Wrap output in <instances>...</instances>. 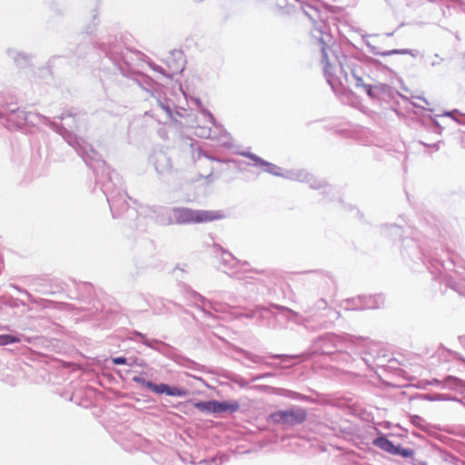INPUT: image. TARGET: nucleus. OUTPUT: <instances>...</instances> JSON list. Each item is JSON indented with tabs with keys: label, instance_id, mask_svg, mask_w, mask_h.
<instances>
[{
	"label": "nucleus",
	"instance_id": "nucleus-1",
	"mask_svg": "<svg viewBox=\"0 0 465 465\" xmlns=\"http://www.w3.org/2000/svg\"><path fill=\"white\" fill-rule=\"evenodd\" d=\"M102 48L106 55L119 66L124 74L126 71L132 72L134 75V82L155 100L158 109L164 114V119L159 118L158 122L165 123L168 120H175L174 104L171 99L166 98L163 84L148 75L140 74L138 70L143 68V63H146L153 70L160 73L166 79H171L184 69V59L181 51L174 50L170 53L166 59L168 70H165L160 65L145 61L146 56L143 53L124 48L116 42L108 43L107 45L104 44Z\"/></svg>",
	"mask_w": 465,
	"mask_h": 465
},
{
	"label": "nucleus",
	"instance_id": "nucleus-2",
	"mask_svg": "<svg viewBox=\"0 0 465 465\" xmlns=\"http://www.w3.org/2000/svg\"><path fill=\"white\" fill-rule=\"evenodd\" d=\"M45 124L48 125L55 133L59 134L64 141L72 146L84 163L92 169L96 175V183L100 184L101 190L106 196L114 218L120 217L124 213L129 204L127 194L123 189V180L121 176L106 164L100 158L97 152L94 150L91 144L86 143L82 137L72 134L65 127L42 116Z\"/></svg>",
	"mask_w": 465,
	"mask_h": 465
},
{
	"label": "nucleus",
	"instance_id": "nucleus-3",
	"mask_svg": "<svg viewBox=\"0 0 465 465\" xmlns=\"http://www.w3.org/2000/svg\"><path fill=\"white\" fill-rule=\"evenodd\" d=\"M303 14L312 22L311 31L312 36L320 45L322 52V64H323V74L328 84L334 90L341 84V75L347 83H352V79L364 74L362 65L360 62L342 56L341 59L335 55V62L332 64L328 55L329 45L332 43V35L329 32V27L324 22L321 11L318 7L305 4L302 5Z\"/></svg>",
	"mask_w": 465,
	"mask_h": 465
},
{
	"label": "nucleus",
	"instance_id": "nucleus-4",
	"mask_svg": "<svg viewBox=\"0 0 465 465\" xmlns=\"http://www.w3.org/2000/svg\"><path fill=\"white\" fill-rule=\"evenodd\" d=\"M401 256L406 264L413 270L425 265L434 279H442L451 288L450 272L461 274L465 271V261L457 252L441 249V252H433L425 254L415 240L405 238L402 241Z\"/></svg>",
	"mask_w": 465,
	"mask_h": 465
},
{
	"label": "nucleus",
	"instance_id": "nucleus-5",
	"mask_svg": "<svg viewBox=\"0 0 465 465\" xmlns=\"http://www.w3.org/2000/svg\"><path fill=\"white\" fill-rule=\"evenodd\" d=\"M370 343L371 341L367 338L361 336H338L333 333H327L312 341L308 354H331L335 351H342L344 349L350 348L351 345H359L366 349Z\"/></svg>",
	"mask_w": 465,
	"mask_h": 465
},
{
	"label": "nucleus",
	"instance_id": "nucleus-6",
	"mask_svg": "<svg viewBox=\"0 0 465 465\" xmlns=\"http://www.w3.org/2000/svg\"><path fill=\"white\" fill-rule=\"evenodd\" d=\"M224 217L220 211L194 210L188 207L173 208V224L203 223Z\"/></svg>",
	"mask_w": 465,
	"mask_h": 465
},
{
	"label": "nucleus",
	"instance_id": "nucleus-7",
	"mask_svg": "<svg viewBox=\"0 0 465 465\" xmlns=\"http://www.w3.org/2000/svg\"><path fill=\"white\" fill-rule=\"evenodd\" d=\"M31 114L19 109L13 102H8L4 94H0V121L6 128H20L31 121Z\"/></svg>",
	"mask_w": 465,
	"mask_h": 465
},
{
	"label": "nucleus",
	"instance_id": "nucleus-8",
	"mask_svg": "<svg viewBox=\"0 0 465 465\" xmlns=\"http://www.w3.org/2000/svg\"><path fill=\"white\" fill-rule=\"evenodd\" d=\"M307 419V411L297 405L286 410H280L269 415L268 420L283 427H293L302 424Z\"/></svg>",
	"mask_w": 465,
	"mask_h": 465
},
{
	"label": "nucleus",
	"instance_id": "nucleus-9",
	"mask_svg": "<svg viewBox=\"0 0 465 465\" xmlns=\"http://www.w3.org/2000/svg\"><path fill=\"white\" fill-rule=\"evenodd\" d=\"M201 115L213 128L211 126H198L195 134L201 138L215 140L223 144L227 143L228 134L222 127L216 125L213 115L204 108L201 109Z\"/></svg>",
	"mask_w": 465,
	"mask_h": 465
},
{
	"label": "nucleus",
	"instance_id": "nucleus-10",
	"mask_svg": "<svg viewBox=\"0 0 465 465\" xmlns=\"http://www.w3.org/2000/svg\"><path fill=\"white\" fill-rule=\"evenodd\" d=\"M244 316L248 318H266L272 316L277 319L282 318L285 319L286 321H292L294 322H299L302 318L298 312L287 307L280 305H272L269 308L257 307L255 310H252L250 313L244 314Z\"/></svg>",
	"mask_w": 465,
	"mask_h": 465
},
{
	"label": "nucleus",
	"instance_id": "nucleus-11",
	"mask_svg": "<svg viewBox=\"0 0 465 465\" xmlns=\"http://www.w3.org/2000/svg\"><path fill=\"white\" fill-rule=\"evenodd\" d=\"M149 163L162 180H167L176 172L171 157L162 149H154L152 152Z\"/></svg>",
	"mask_w": 465,
	"mask_h": 465
},
{
	"label": "nucleus",
	"instance_id": "nucleus-12",
	"mask_svg": "<svg viewBox=\"0 0 465 465\" xmlns=\"http://www.w3.org/2000/svg\"><path fill=\"white\" fill-rule=\"evenodd\" d=\"M138 213L139 215L153 220L155 223L162 226H169L173 224V208L156 205L141 206Z\"/></svg>",
	"mask_w": 465,
	"mask_h": 465
},
{
	"label": "nucleus",
	"instance_id": "nucleus-13",
	"mask_svg": "<svg viewBox=\"0 0 465 465\" xmlns=\"http://www.w3.org/2000/svg\"><path fill=\"white\" fill-rule=\"evenodd\" d=\"M185 295L206 315H212L210 310H213L215 312H224L228 309V304H223L213 299L208 300L197 292L190 289L185 291Z\"/></svg>",
	"mask_w": 465,
	"mask_h": 465
},
{
	"label": "nucleus",
	"instance_id": "nucleus-14",
	"mask_svg": "<svg viewBox=\"0 0 465 465\" xmlns=\"http://www.w3.org/2000/svg\"><path fill=\"white\" fill-rule=\"evenodd\" d=\"M384 304V298L381 294L371 296H358L346 300L343 308L346 310H373L379 309Z\"/></svg>",
	"mask_w": 465,
	"mask_h": 465
},
{
	"label": "nucleus",
	"instance_id": "nucleus-15",
	"mask_svg": "<svg viewBox=\"0 0 465 465\" xmlns=\"http://www.w3.org/2000/svg\"><path fill=\"white\" fill-rule=\"evenodd\" d=\"M292 181H298L307 183L313 189H320L322 187V183L318 181L312 174L309 173L302 169L287 170L282 173V176Z\"/></svg>",
	"mask_w": 465,
	"mask_h": 465
},
{
	"label": "nucleus",
	"instance_id": "nucleus-16",
	"mask_svg": "<svg viewBox=\"0 0 465 465\" xmlns=\"http://www.w3.org/2000/svg\"><path fill=\"white\" fill-rule=\"evenodd\" d=\"M240 154L252 160L253 166L261 168L263 172L271 173L274 176H282V172L279 166L263 160L262 158L259 157L258 155H256L252 153H250V152H242Z\"/></svg>",
	"mask_w": 465,
	"mask_h": 465
},
{
	"label": "nucleus",
	"instance_id": "nucleus-17",
	"mask_svg": "<svg viewBox=\"0 0 465 465\" xmlns=\"http://www.w3.org/2000/svg\"><path fill=\"white\" fill-rule=\"evenodd\" d=\"M433 384L441 385L443 389L450 390H464L465 391V381L460 380L454 376H448L442 381L434 380Z\"/></svg>",
	"mask_w": 465,
	"mask_h": 465
},
{
	"label": "nucleus",
	"instance_id": "nucleus-18",
	"mask_svg": "<svg viewBox=\"0 0 465 465\" xmlns=\"http://www.w3.org/2000/svg\"><path fill=\"white\" fill-rule=\"evenodd\" d=\"M239 264V261H237L232 253L228 252H223L222 253V260H221V265L223 266V270L228 273V274H232V275H235L237 276L238 278H240V276H238V272L235 271H232V269H234L237 265Z\"/></svg>",
	"mask_w": 465,
	"mask_h": 465
},
{
	"label": "nucleus",
	"instance_id": "nucleus-19",
	"mask_svg": "<svg viewBox=\"0 0 465 465\" xmlns=\"http://www.w3.org/2000/svg\"><path fill=\"white\" fill-rule=\"evenodd\" d=\"M61 121L65 120L66 118H73L74 123V126H72L69 124H66L69 127L74 128L75 131L80 132L84 125L85 123V114L73 113L72 111L63 113L59 117Z\"/></svg>",
	"mask_w": 465,
	"mask_h": 465
},
{
	"label": "nucleus",
	"instance_id": "nucleus-20",
	"mask_svg": "<svg viewBox=\"0 0 465 465\" xmlns=\"http://www.w3.org/2000/svg\"><path fill=\"white\" fill-rule=\"evenodd\" d=\"M391 455L401 456L402 458H410L412 460L413 465H428L424 460L414 459V450L412 449H404L400 444L394 445Z\"/></svg>",
	"mask_w": 465,
	"mask_h": 465
},
{
	"label": "nucleus",
	"instance_id": "nucleus-21",
	"mask_svg": "<svg viewBox=\"0 0 465 465\" xmlns=\"http://www.w3.org/2000/svg\"><path fill=\"white\" fill-rule=\"evenodd\" d=\"M369 46L371 47V54H376V55L389 56V55H392V54H410V55L415 57L417 54V51L413 50V49H392V50H388V51H384V52H380L377 50V48L375 46H371V45H369Z\"/></svg>",
	"mask_w": 465,
	"mask_h": 465
},
{
	"label": "nucleus",
	"instance_id": "nucleus-22",
	"mask_svg": "<svg viewBox=\"0 0 465 465\" xmlns=\"http://www.w3.org/2000/svg\"><path fill=\"white\" fill-rule=\"evenodd\" d=\"M328 307V302L325 299L321 298L317 300L315 302L311 304V302L308 301L303 304L304 312L306 313H317L318 312L322 310H325Z\"/></svg>",
	"mask_w": 465,
	"mask_h": 465
},
{
	"label": "nucleus",
	"instance_id": "nucleus-23",
	"mask_svg": "<svg viewBox=\"0 0 465 465\" xmlns=\"http://www.w3.org/2000/svg\"><path fill=\"white\" fill-rule=\"evenodd\" d=\"M372 444L382 450L383 451H386L388 453H391L394 444L392 441H391L389 439H387L384 435H381L373 440Z\"/></svg>",
	"mask_w": 465,
	"mask_h": 465
},
{
	"label": "nucleus",
	"instance_id": "nucleus-24",
	"mask_svg": "<svg viewBox=\"0 0 465 465\" xmlns=\"http://www.w3.org/2000/svg\"><path fill=\"white\" fill-rule=\"evenodd\" d=\"M130 339L134 341L142 342L150 348H154V344L158 343L157 340L148 339L143 333L136 331L131 333Z\"/></svg>",
	"mask_w": 465,
	"mask_h": 465
},
{
	"label": "nucleus",
	"instance_id": "nucleus-25",
	"mask_svg": "<svg viewBox=\"0 0 465 465\" xmlns=\"http://www.w3.org/2000/svg\"><path fill=\"white\" fill-rule=\"evenodd\" d=\"M220 413L229 412L234 413L239 411L240 404L236 401H219Z\"/></svg>",
	"mask_w": 465,
	"mask_h": 465
},
{
	"label": "nucleus",
	"instance_id": "nucleus-26",
	"mask_svg": "<svg viewBox=\"0 0 465 465\" xmlns=\"http://www.w3.org/2000/svg\"><path fill=\"white\" fill-rule=\"evenodd\" d=\"M9 55L15 60V64L20 67L25 66L29 62V57L20 52L9 51Z\"/></svg>",
	"mask_w": 465,
	"mask_h": 465
},
{
	"label": "nucleus",
	"instance_id": "nucleus-27",
	"mask_svg": "<svg viewBox=\"0 0 465 465\" xmlns=\"http://www.w3.org/2000/svg\"><path fill=\"white\" fill-rule=\"evenodd\" d=\"M242 354H243L245 359L249 360L250 361H252L253 363L264 364L266 366H272L273 365L271 362L265 361L263 357H262L260 355H257V354H254L252 352L244 351H242Z\"/></svg>",
	"mask_w": 465,
	"mask_h": 465
},
{
	"label": "nucleus",
	"instance_id": "nucleus-28",
	"mask_svg": "<svg viewBox=\"0 0 465 465\" xmlns=\"http://www.w3.org/2000/svg\"><path fill=\"white\" fill-rule=\"evenodd\" d=\"M191 149H192V155L193 159L196 161H200L203 157L206 158L208 160H213V158H210L205 153L202 151L200 146L197 143L192 142L191 143Z\"/></svg>",
	"mask_w": 465,
	"mask_h": 465
},
{
	"label": "nucleus",
	"instance_id": "nucleus-29",
	"mask_svg": "<svg viewBox=\"0 0 465 465\" xmlns=\"http://www.w3.org/2000/svg\"><path fill=\"white\" fill-rule=\"evenodd\" d=\"M23 335L0 334V346L21 342Z\"/></svg>",
	"mask_w": 465,
	"mask_h": 465
},
{
	"label": "nucleus",
	"instance_id": "nucleus-30",
	"mask_svg": "<svg viewBox=\"0 0 465 465\" xmlns=\"http://www.w3.org/2000/svg\"><path fill=\"white\" fill-rule=\"evenodd\" d=\"M188 393L189 392L187 390L177 386H169L167 391V395L174 397H185L188 395Z\"/></svg>",
	"mask_w": 465,
	"mask_h": 465
},
{
	"label": "nucleus",
	"instance_id": "nucleus-31",
	"mask_svg": "<svg viewBox=\"0 0 465 465\" xmlns=\"http://www.w3.org/2000/svg\"><path fill=\"white\" fill-rule=\"evenodd\" d=\"M168 387H169V385L165 384V383L155 384V383L152 382L149 390L157 394H163V393L167 394Z\"/></svg>",
	"mask_w": 465,
	"mask_h": 465
},
{
	"label": "nucleus",
	"instance_id": "nucleus-32",
	"mask_svg": "<svg viewBox=\"0 0 465 465\" xmlns=\"http://www.w3.org/2000/svg\"><path fill=\"white\" fill-rule=\"evenodd\" d=\"M281 395L282 396H285V397H288V398H291L292 400H299V401H304L307 399L306 396H303L298 392H295V391H289V390H281Z\"/></svg>",
	"mask_w": 465,
	"mask_h": 465
},
{
	"label": "nucleus",
	"instance_id": "nucleus-33",
	"mask_svg": "<svg viewBox=\"0 0 465 465\" xmlns=\"http://www.w3.org/2000/svg\"><path fill=\"white\" fill-rule=\"evenodd\" d=\"M411 421L414 426L420 428L424 431L427 430L428 424L421 417L418 415H412L411 417Z\"/></svg>",
	"mask_w": 465,
	"mask_h": 465
},
{
	"label": "nucleus",
	"instance_id": "nucleus-34",
	"mask_svg": "<svg viewBox=\"0 0 465 465\" xmlns=\"http://www.w3.org/2000/svg\"><path fill=\"white\" fill-rule=\"evenodd\" d=\"M194 407L202 412L211 413V401L195 402Z\"/></svg>",
	"mask_w": 465,
	"mask_h": 465
},
{
	"label": "nucleus",
	"instance_id": "nucleus-35",
	"mask_svg": "<svg viewBox=\"0 0 465 465\" xmlns=\"http://www.w3.org/2000/svg\"><path fill=\"white\" fill-rule=\"evenodd\" d=\"M401 228L397 225H391L390 227L386 226L384 230V233L386 235H401Z\"/></svg>",
	"mask_w": 465,
	"mask_h": 465
},
{
	"label": "nucleus",
	"instance_id": "nucleus-36",
	"mask_svg": "<svg viewBox=\"0 0 465 465\" xmlns=\"http://www.w3.org/2000/svg\"><path fill=\"white\" fill-rule=\"evenodd\" d=\"M132 381L137 384H140L143 387L150 389V385L152 384L151 381H146L145 379L142 378L141 376H134L132 378Z\"/></svg>",
	"mask_w": 465,
	"mask_h": 465
},
{
	"label": "nucleus",
	"instance_id": "nucleus-37",
	"mask_svg": "<svg viewBox=\"0 0 465 465\" xmlns=\"http://www.w3.org/2000/svg\"><path fill=\"white\" fill-rule=\"evenodd\" d=\"M112 361L115 365L127 364L129 366H132V364L127 361V359L123 356L114 357V358H112Z\"/></svg>",
	"mask_w": 465,
	"mask_h": 465
},
{
	"label": "nucleus",
	"instance_id": "nucleus-38",
	"mask_svg": "<svg viewBox=\"0 0 465 465\" xmlns=\"http://www.w3.org/2000/svg\"><path fill=\"white\" fill-rule=\"evenodd\" d=\"M352 82H354V84L357 88H363L367 85V84L364 82V74L352 79Z\"/></svg>",
	"mask_w": 465,
	"mask_h": 465
},
{
	"label": "nucleus",
	"instance_id": "nucleus-39",
	"mask_svg": "<svg viewBox=\"0 0 465 465\" xmlns=\"http://www.w3.org/2000/svg\"><path fill=\"white\" fill-rule=\"evenodd\" d=\"M378 86H372L371 84H367L366 86H364L362 89L366 92V94L373 98L376 96V94L374 93V89H377Z\"/></svg>",
	"mask_w": 465,
	"mask_h": 465
},
{
	"label": "nucleus",
	"instance_id": "nucleus-40",
	"mask_svg": "<svg viewBox=\"0 0 465 465\" xmlns=\"http://www.w3.org/2000/svg\"><path fill=\"white\" fill-rule=\"evenodd\" d=\"M219 401L215 400L211 401V413L219 414L220 413V408H219Z\"/></svg>",
	"mask_w": 465,
	"mask_h": 465
},
{
	"label": "nucleus",
	"instance_id": "nucleus-41",
	"mask_svg": "<svg viewBox=\"0 0 465 465\" xmlns=\"http://www.w3.org/2000/svg\"><path fill=\"white\" fill-rule=\"evenodd\" d=\"M268 357L272 358V359H282V360L292 358V356H289V355H285V354H270Z\"/></svg>",
	"mask_w": 465,
	"mask_h": 465
},
{
	"label": "nucleus",
	"instance_id": "nucleus-42",
	"mask_svg": "<svg viewBox=\"0 0 465 465\" xmlns=\"http://www.w3.org/2000/svg\"><path fill=\"white\" fill-rule=\"evenodd\" d=\"M434 57L436 59H435V61L431 62V66L432 67H435V66L440 64V63L444 60L443 58L440 57V55L438 54H435Z\"/></svg>",
	"mask_w": 465,
	"mask_h": 465
},
{
	"label": "nucleus",
	"instance_id": "nucleus-43",
	"mask_svg": "<svg viewBox=\"0 0 465 465\" xmlns=\"http://www.w3.org/2000/svg\"><path fill=\"white\" fill-rule=\"evenodd\" d=\"M12 288L16 290L18 292L25 294L28 298H31V294L26 290H25L17 285H12Z\"/></svg>",
	"mask_w": 465,
	"mask_h": 465
},
{
	"label": "nucleus",
	"instance_id": "nucleus-44",
	"mask_svg": "<svg viewBox=\"0 0 465 465\" xmlns=\"http://www.w3.org/2000/svg\"><path fill=\"white\" fill-rule=\"evenodd\" d=\"M272 376H273V374L268 372V373L261 374V375H258V376L252 378V381H259L261 379H263L265 377H272Z\"/></svg>",
	"mask_w": 465,
	"mask_h": 465
},
{
	"label": "nucleus",
	"instance_id": "nucleus-45",
	"mask_svg": "<svg viewBox=\"0 0 465 465\" xmlns=\"http://www.w3.org/2000/svg\"><path fill=\"white\" fill-rule=\"evenodd\" d=\"M440 142H438V143H432V144H426L424 143H421L423 145L427 146V147H430L432 148L434 151H438L440 149Z\"/></svg>",
	"mask_w": 465,
	"mask_h": 465
},
{
	"label": "nucleus",
	"instance_id": "nucleus-46",
	"mask_svg": "<svg viewBox=\"0 0 465 465\" xmlns=\"http://www.w3.org/2000/svg\"><path fill=\"white\" fill-rule=\"evenodd\" d=\"M159 302H161L163 304V306L165 308V311H170L171 308L170 306L173 305V303L171 302H167V303H163V301H159Z\"/></svg>",
	"mask_w": 465,
	"mask_h": 465
},
{
	"label": "nucleus",
	"instance_id": "nucleus-47",
	"mask_svg": "<svg viewBox=\"0 0 465 465\" xmlns=\"http://www.w3.org/2000/svg\"><path fill=\"white\" fill-rule=\"evenodd\" d=\"M457 112H458L457 110H453V111H450V112H444L442 115L453 117V114H456Z\"/></svg>",
	"mask_w": 465,
	"mask_h": 465
},
{
	"label": "nucleus",
	"instance_id": "nucleus-48",
	"mask_svg": "<svg viewBox=\"0 0 465 465\" xmlns=\"http://www.w3.org/2000/svg\"><path fill=\"white\" fill-rule=\"evenodd\" d=\"M179 90L181 92V94L184 96V98L187 97V94L186 92L184 91L183 87L182 86V84H179Z\"/></svg>",
	"mask_w": 465,
	"mask_h": 465
},
{
	"label": "nucleus",
	"instance_id": "nucleus-49",
	"mask_svg": "<svg viewBox=\"0 0 465 465\" xmlns=\"http://www.w3.org/2000/svg\"><path fill=\"white\" fill-rule=\"evenodd\" d=\"M357 305H361V302H360L359 301L354 302H351L350 303V306H351H351H357Z\"/></svg>",
	"mask_w": 465,
	"mask_h": 465
},
{
	"label": "nucleus",
	"instance_id": "nucleus-50",
	"mask_svg": "<svg viewBox=\"0 0 465 465\" xmlns=\"http://www.w3.org/2000/svg\"><path fill=\"white\" fill-rule=\"evenodd\" d=\"M416 99H419V100H421L423 101L426 104H428L429 103L426 101V99L422 98V97H420V96H417Z\"/></svg>",
	"mask_w": 465,
	"mask_h": 465
},
{
	"label": "nucleus",
	"instance_id": "nucleus-51",
	"mask_svg": "<svg viewBox=\"0 0 465 465\" xmlns=\"http://www.w3.org/2000/svg\"><path fill=\"white\" fill-rule=\"evenodd\" d=\"M155 311L157 312V313H162V312H163V310H162V309H156V308H155Z\"/></svg>",
	"mask_w": 465,
	"mask_h": 465
},
{
	"label": "nucleus",
	"instance_id": "nucleus-52",
	"mask_svg": "<svg viewBox=\"0 0 465 465\" xmlns=\"http://www.w3.org/2000/svg\"><path fill=\"white\" fill-rule=\"evenodd\" d=\"M434 399H435V400H442V399H443V397H442L441 395H439V396L435 397Z\"/></svg>",
	"mask_w": 465,
	"mask_h": 465
},
{
	"label": "nucleus",
	"instance_id": "nucleus-53",
	"mask_svg": "<svg viewBox=\"0 0 465 465\" xmlns=\"http://www.w3.org/2000/svg\"><path fill=\"white\" fill-rule=\"evenodd\" d=\"M412 104H413L414 106H419V105H418V102H415V103H414V102H412Z\"/></svg>",
	"mask_w": 465,
	"mask_h": 465
},
{
	"label": "nucleus",
	"instance_id": "nucleus-54",
	"mask_svg": "<svg viewBox=\"0 0 465 465\" xmlns=\"http://www.w3.org/2000/svg\"><path fill=\"white\" fill-rule=\"evenodd\" d=\"M412 104H413L414 106H419V105H418V102H415V103H414V102H412Z\"/></svg>",
	"mask_w": 465,
	"mask_h": 465
},
{
	"label": "nucleus",
	"instance_id": "nucleus-55",
	"mask_svg": "<svg viewBox=\"0 0 465 465\" xmlns=\"http://www.w3.org/2000/svg\"><path fill=\"white\" fill-rule=\"evenodd\" d=\"M388 36H391L392 35V33H389L387 34Z\"/></svg>",
	"mask_w": 465,
	"mask_h": 465
},
{
	"label": "nucleus",
	"instance_id": "nucleus-56",
	"mask_svg": "<svg viewBox=\"0 0 465 465\" xmlns=\"http://www.w3.org/2000/svg\"><path fill=\"white\" fill-rule=\"evenodd\" d=\"M334 314H335L336 316H338V315H339V312H334Z\"/></svg>",
	"mask_w": 465,
	"mask_h": 465
}]
</instances>
